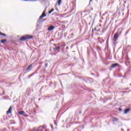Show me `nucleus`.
Wrapping results in <instances>:
<instances>
[{
	"label": "nucleus",
	"mask_w": 131,
	"mask_h": 131,
	"mask_svg": "<svg viewBox=\"0 0 131 131\" xmlns=\"http://www.w3.org/2000/svg\"><path fill=\"white\" fill-rule=\"evenodd\" d=\"M45 66L46 67H48V64H46Z\"/></svg>",
	"instance_id": "22"
},
{
	"label": "nucleus",
	"mask_w": 131,
	"mask_h": 131,
	"mask_svg": "<svg viewBox=\"0 0 131 131\" xmlns=\"http://www.w3.org/2000/svg\"><path fill=\"white\" fill-rule=\"evenodd\" d=\"M24 116H25V117H28V115L27 114H24Z\"/></svg>",
	"instance_id": "18"
},
{
	"label": "nucleus",
	"mask_w": 131,
	"mask_h": 131,
	"mask_svg": "<svg viewBox=\"0 0 131 131\" xmlns=\"http://www.w3.org/2000/svg\"><path fill=\"white\" fill-rule=\"evenodd\" d=\"M99 26H100V27H102V25H101V24L99 25Z\"/></svg>",
	"instance_id": "23"
},
{
	"label": "nucleus",
	"mask_w": 131,
	"mask_h": 131,
	"mask_svg": "<svg viewBox=\"0 0 131 131\" xmlns=\"http://www.w3.org/2000/svg\"><path fill=\"white\" fill-rule=\"evenodd\" d=\"M129 110H130V109H129V108H126L124 111L125 114H126V113H127V112H129Z\"/></svg>",
	"instance_id": "11"
},
{
	"label": "nucleus",
	"mask_w": 131,
	"mask_h": 131,
	"mask_svg": "<svg viewBox=\"0 0 131 131\" xmlns=\"http://www.w3.org/2000/svg\"><path fill=\"white\" fill-rule=\"evenodd\" d=\"M99 27V26H97V27H96L94 30H96V31L98 32V31H100V29H98V30H97V28H98Z\"/></svg>",
	"instance_id": "15"
},
{
	"label": "nucleus",
	"mask_w": 131,
	"mask_h": 131,
	"mask_svg": "<svg viewBox=\"0 0 131 131\" xmlns=\"http://www.w3.org/2000/svg\"><path fill=\"white\" fill-rule=\"evenodd\" d=\"M18 114H20V115H23V114H25V112L23 111H19L18 112Z\"/></svg>",
	"instance_id": "10"
},
{
	"label": "nucleus",
	"mask_w": 131,
	"mask_h": 131,
	"mask_svg": "<svg viewBox=\"0 0 131 131\" xmlns=\"http://www.w3.org/2000/svg\"><path fill=\"white\" fill-rule=\"evenodd\" d=\"M130 85L131 86V84H130Z\"/></svg>",
	"instance_id": "27"
},
{
	"label": "nucleus",
	"mask_w": 131,
	"mask_h": 131,
	"mask_svg": "<svg viewBox=\"0 0 131 131\" xmlns=\"http://www.w3.org/2000/svg\"><path fill=\"white\" fill-rule=\"evenodd\" d=\"M54 51H59V50H60V47H55L53 49Z\"/></svg>",
	"instance_id": "12"
},
{
	"label": "nucleus",
	"mask_w": 131,
	"mask_h": 131,
	"mask_svg": "<svg viewBox=\"0 0 131 131\" xmlns=\"http://www.w3.org/2000/svg\"><path fill=\"white\" fill-rule=\"evenodd\" d=\"M117 66H119L118 63H114L111 66L112 68H115V67H117Z\"/></svg>",
	"instance_id": "6"
},
{
	"label": "nucleus",
	"mask_w": 131,
	"mask_h": 131,
	"mask_svg": "<svg viewBox=\"0 0 131 131\" xmlns=\"http://www.w3.org/2000/svg\"><path fill=\"white\" fill-rule=\"evenodd\" d=\"M46 130V126H41L37 128V131Z\"/></svg>",
	"instance_id": "2"
},
{
	"label": "nucleus",
	"mask_w": 131,
	"mask_h": 131,
	"mask_svg": "<svg viewBox=\"0 0 131 131\" xmlns=\"http://www.w3.org/2000/svg\"><path fill=\"white\" fill-rule=\"evenodd\" d=\"M31 67H32V64H30L26 69L27 71H30L31 70Z\"/></svg>",
	"instance_id": "8"
},
{
	"label": "nucleus",
	"mask_w": 131,
	"mask_h": 131,
	"mask_svg": "<svg viewBox=\"0 0 131 131\" xmlns=\"http://www.w3.org/2000/svg\"><path fill=\"white\" fill-rule=\"evenodd\" d=\"M0 35H2L3 36H6V34L0 32Z\"/></svg>",
	"instance_id": "17"
},
{
	"label": "nucleus",
	"mask_w": 131,
	"mask_h": 131,
	"mask_svg": "<svg viewBox=\"0 0 131 131\" xmlns=\"http://www.w3.org/2000/svg\"><path fill=\"white\" fill-rule=\"evenodd\" d=\"M25 2H28L29 0H23Z\"/></svg>",
	"instance_id": "21"
},
{
	"label": "nucleus",
	"mask_w": 131,
	"mask_h": 131,
	"mask_svg": "<svg viewBox=\"0 0 131 131\" xmlns=\"http://www.w3.org/2000/svg\"><path fill=\"white\" fill-rule=\"evenodd\" d=\"M49 31H52V30H54L55 29V27L54 26H51L48 28Z\"/></svg>",
	"instance_id": "4"
},
{
	"label": "nucleus",
	"mask_w": 131,
	"mask_h": 131,
	"mask_svg": "<svg viewBox=\"0 0 131 131\" xmlns=\"http://www.w3.org/2000/svg\"><path fill=\"white\" fill-rule=\"evenodd\" d=\"M54 8H52L50 11H49V14H51L52 13H53V12H54Z\"/></svg>",
	"instance_id": "13"
},
{
	"label": "nucleus",
	"mask_w": 131,
	"mask_h": 131,
	"mask_svg": "<svg viewBox=\"0 0 131 131\" xmlns=\"http://www.w3.org/2000/svg\"><path fill=\"white\" fill-rule=\"evenodd\" d=\"M6 41H7V39H3V40H1V42L2 43H4V42H6Z\"/></svg>",
	"instance_id": "16"
},
{
	"label": "nucleus",
	"mask_w": 131,
	"mask_h": 131,
	"mask_svg": "<svg viewBox=\"0 0 131 131\" xmlns=\"http://www.w3.org/2000/svg\"><path fill=\"white\" fill-rule=\"evenodd\" d=\"M118 38V36L117 33L115 34L114 35V40L115 41H116V40H117Z\"/></svg>",
	"instance_id": "5"
},
{
	"label": "nucleus",
	"mask_w": 131,
	"mask_h": 131,
	"mask_svg": "<svg viewBox=\"0 0 131 131\" xmlns=\"http://www.w3.org/2000/svg\"><path fill=\"white\" fill-rule=\"evenodd\" d=\"M7 114H9V113H12V106H10L8 111L6 112Z\"/></svg>",
	"instance_id": "7"
},
{
	"label": "nucleus",
	"mask_w": 131,
	"mask_h": 131,
	"mask_svg": "<svg viewBox=\"0 0 131 131\" xmlns=\"http://www.w3.org/2000/svg\"><path fill=\"white\" fill-rule=\"evenodd\" d=\"M61 2H62V0H59L57 2L58 6H60L61 5Z\"/></svg>",
	"instance_id": "14"
},
{
	"label": "nucleus",
	"mask_w": 131,
	"mask_h": 131,
	"mask_svg": "<svg viewBox=\"0 0 131 131\" xmlns=\"http://www.w3.org/2000/svg\"><path fill=\"white\" fill-rule=\"evenodd\" d=\"M119 110H120V111H121V108H120Z\"/></svg>",
	"instance_id": "25"
},
{
	"label": "nucleus",
	"mask_w": 131,
	"mask_h": 131,
	"mask_svg": "<svg viewBox=\"0 0 131 131\" xmlns=\"http://www.w3.org/2000/svg\"><path fill=\"white\" fill-rule=\"evenodd\" d=\"M43 1H46V0H43Z\"/></svg>",
	"instance_id": "28"
},
{
	"label": "nucleus",
	"mask_w": 131,
	"mask_h": 131,
	"mask_svg": "<svg viewBox=\"0 0 131 131\" xmlns=\"http://www.w3.org/2000/svg\"><path fill=\"white\" fill-rule=\"evenodd\" d=\"M31 76H32V75H30L29 76V78H30V77H31Z\"/></svg>",
	"instance_id": "20"
},
{
	"label": "nucleus",
	"mask_w": 131,
	"mask_h": 131,
	"mask_svg": "<svg viewBox=\"0 0 131 131\" xmlns=\"http://www.w3.org/2000/svg\"><path fill=\"white\" fill-rule=\"evenodd\" d=\"M45 13H46V10H45L43 11V12H42V14H46Z\"/></svg>",
	"instance_id": "19"
},
{
	"label": "nucleus",
	"mask_w": 131,
	"mask_h": 131,
	"mask_svg": "<svg viewBox=\"0 0 131 131\" xmlns=\"http://www.w3.org/2000/svg\"><path fill=\"white\" fill-rule=\"evenodd\" d=\"M90 2H93V0H90Z\"/></svg>",
	"instance_id": "24"
},
{
	"label": "nucleus",
	"mask_w": 131,
	"mask_h": 131,
	"mask_svg": "<svg viewBox=\"0 0 131 131\" xmlns=\"http://www.w3.org/2000/svg\"><path fill=\"white\" fill-rule=\"evenodd\" d=\"M46 16H47V14L46 13H42L41 15H40L39 17V20H41V19L46 17Z\"/></svg>",
	"instance_id": "3"
},
{
	"label": "nucleus",
	"mask_w": 131,
	"mask_h": 131,
	"mask_svg": "<svg viewBox=\"0 0 131 131\" xmlns=\"http://www.w3.org/2000/svg\"><path fill=\"white\" fill-rule=\"evenodd\" d=\"M112 121H113L114 122H117V121H118V118L113 117Z\"/></svg>",
	"instance_id": "9"
},
{
	"label": "nucleus",
	"mask_w": 131,
	"mask_h": 131,
	"mask_svg": "<svg viewBox=\"0 0 131 131\" xmlns=\"http://www.w3.org/2000/svg\"><path fill=\"white\" fill-rule=\"evenodd\" d=\"M32 36H30V35H26L24 36H22L19 40L21 41H24V40H26V39H31L32 38Z\"/></svg>",
	"instance_id": "1"
},
{
	"label": "nucleus",
	"mask_w": 131,
	"mask_h": 131,
	"mask_svg": "<svg viewBox=\"0 0 131 131\" xmlns=\"http://www.w3.org/2000/svg\"><path fill=\"white\" fill-rule=\"evenodd\" d=\"M81 113V112H80V114Z\"/></svg>",
	"instance_id": "26"
}]
</instances>
